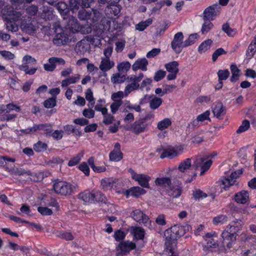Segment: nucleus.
<instances>
[{"label": "nucleus", "instance_id": "1", "mask_svg": "<svg viewBox=\"0 0 256 256\" xmlns=\"http://www.w3.org/2000/svg\"><path fill=\"white\" fill-rule=\"evenodd\" d=\"M184 234L182 226L175 225L164 232L166 237L164 252H178L176 240Z\"/></svg>", "mask_w": 256, "mask_h": 256}, {"label": "nucleus", "instance_id": "2", "mask_svg": "<svg viewBox=\"0 0 256 256\" xmlns=\"http://www.w3.org/2000/svg\"><path fill=\"white\" fill-rule=\"evenodd\" d=\"M156 184L168 190L170 196L174 198H178L182 190V184L178 180L174 179L173 183L168 177L158 178L155 180Z\"/></svg>", "mask_w": 256, "mask_h": 256}, {"label": "nucleus", "instance_id": "3", "mask_svg": "<svg viewBox=\"0 0 256 256\" xmlns=\"http://www.w3.org/2000/svg\"><path fill=\"white\" fill-rule=\"evenodd\" d=\"M53 188L57 194L68 196L74 192L76 186L65 181H58L54 184Z\"/></svg>", "mask_w": 256, "mask_h": 256}, {"label": "nucleus", "instance_id": "4", "mask_svg": "<svg viewBox=\"0 0 256 256\" xmlns=\"http://www.w3.org/2000/svg\"><path fill=\"white\" fill-rule=\"evenodd\" d=\"M136 248L135 243L126 240L120 242L116 248V256H126Z\"/></svg>", "mask_w": 256, "mask_h": 256}, {"label": "nucleus", "instance_id": "5", "mask_svg": "<svg viewBox=\"0 0 256 256\" xmlns=\"http://www.w3.org/2000/svg\"><path fill=\"white\" fill-rule=\"evenodd\" d=\"M94 42V38L92 36H88L84 38L78 42L75 46V51L78 54H84L90 48V42Z\"/></svg>", "mask_w": 256, "mask_h": 256}, {"label": "nucleus", "instance_id": "6", "mask_svg": "<svg viewBox=\"0 0 256 256\" xmlns=\"http://www.w3.org/2000/svg\"><path fill=\"white\" fill-rule=\"evenodd\" d=\"M153 114H148L144 118H140L135 121L131 126L130 130L136 134H139L146 130L148 124L146 123V120L154 118Z\"/></svg>", "mask_w": 256, "mask_h": 256}, {"label": "nucleus", "instance_id": "7", "mask_svg": "<svg viewBox=\"0 0 256 256\" xmlns=\"http://www.w3.org/2000/svg\"><path fill=\"white\" fill-rule=\"evenodd\" d=\"M206 158L204 157L197 156L192 166L196 170L200 168V176L203 175L209 169L212 164V160H210L204 162Z\"/></svg>", "mask_w": 256, "mask_h": 256}, {"label": "nucleus", "instance_id": "8", "mask_svg": "<svg viewBox=\"0 0 256 256\" xmlns=\"http://www.w3.org/2000/svg\"><path fill=\"white\" fill-rule=\"evenodd\" d=\"M132 217L138 222L143 224L146 226L150 225L149 218L140 210H136L131 213Z\"/></svg>", "mask_w": 256, "mask_h": 256}, {"label": "nucleus", "instance_id": "9", "mask_svg": "<svg viewBox=\"0 0 256 256\" xmlns=\"http://www.w3.org/2000/svg\"><path fill=\"white\" fill-rule=\"evenodd\" d=\"M184 36L182 32L175 34L174 38L171 42V46L176 54H180L184 46V42H182Z\"/></svg>", "mask_w": 256, "mask_h": 256}, {"label": "nucleus", "instance_id": "10", "mask_svg": "<svg viewBox=\"0 0 256 256\" xmlns=\"http://www.w3.org/2000/svg\"><path fill=\"white\" fill-rule=\"evenodd\" d=\"M242 174V170H238L232 172L230 176L223 178L222 180V185L224 186L223 188H224L225 190H226L227 188H228L232 186H234L236 184V179Z\"/></svg>", "mask_w": 256, "mask_h": 256}, {"label": "nucleus", "instance_id": "11", "mask_svg": "<svg viewBox=\"0 0 256 256\" xmlns=\"http://www.w3.org/2000/svg\"><path fill=\"white\" fill-rule=\"evenodd\" d=\"M132 174V178L138 182V184L143 188H149V181L150 177L144 174H138L135 172L133 170L130 169Z\"/></svg>", "mask_w": 256, "mask_h": 256}, {"label": "nucleus", "instance_id": "12", "mask_svg": "<svg viewBox=\"0 0 256 256\" xmlns=\"http://www.w3.org/2000/svg\"><path fill=\"white\" fill-rule=\"evenodd\" d=\"M220 8L219 5L216 4L206 8L203 13L204 20H214V17L219 14Z\"/></svg>", "mask_w": 256, "mask_h": 256}, {"label": "nucleus", "instance_id": "13", "mask_svg": "<svg viewBox=\"0 0 256 256\" xmlns=\"http://www.w3.org/2000/svg\"><path fill=\"white\" fill-rule=\"evenodd\" d=\"M164 66L166 70L170 73L167 76V79L168 80L176 79L179 72L178 63L176 61H172L166 64Z\"/></svg>", "mask_w": 256, "mask_h": 256}, {"label": "nucleus", "instance_id": "14", "mask_svg": "<svg viewBox=\"0 0 256 256\" xmlns=\"http://www.w3.org/2000/svg\"><path fill=\"white\" fill-rule=\"evenodd\" d=\"M65 60L61 58L52 57L48 59V64L44 65V70L48 72H52L56 68V64L64 66Z\"/></svg>", "mask_w": 256, "mask_h": 256}, {"label": "nucleus", "instance_id": "15", "mask_svg": "<svg viewBox=\"0 0 256 256\" xmlns=\"http://www.w3.org/2000/svg\"><path fill=\"white\" fill-rule=\"evenodd\" d=\"M191 167V159L188 158L182 161L178 165V168L176 169L175 171L177 172L178 177L182 178L184 176V174L186 173Z\"/></svg>", "mask_w": 256, "mask_h": 256}, {"label": "nucleus", "instance_id": "16", "mask_svg": "<svg viewBox=\"0 0 256 256\" xmlns=\"http://www.w3.org/2000/svg\"><path fill=\"white\" fill-rule=\"evenodd\" d=\"M148 100L150 103V108L151 110H154L158 108L162 103V100L154 95L146 94L143 99L141 100L140 104L144 100Z\"/></svg>", "mask_w": 256, "mask_h": 256}, {"label": "nucleus", "instance_id": "17", "mask_svg": "<svg viewBox=\"0 0 256 256\" xmlns=\"http://www.w3.org/2000/svg\"><path fill=\"white\" fill-rule=\"evenodd\" d=\"M221 236L223 239V246H226L228 249L230 248L232 246V243L236 240L235 234L230 232L226 229L222 232Z\"/></svg>", "mask_w": 256, "mask_h": 256}, {"label": "nucleus", "instance_id": "18", "mask_svg": "<svg viewBox=\"0 0 256 256\" xmlns=\"http://www.w3.org/2000/svg\"><path fill=\"white\" fill-rule=\"evenodd\" d=\"M114 62L111 60L110 58H101L99 68L104 72V75L106 76V72L114 68Z\"/></svg>", "mask_w": 256, "mask_h": 256}, {"label": "nucleus", "instance_id": "19", "mask_svg": "<svg viewBox=\"0 0 256 256\" xmlns=\"http://www.w3.org/2000/svg\"><path fill=\"white\" fill-rule=\"evenodd\" d=\"M182 150L183 148L182 146L178 147L176 149L174 148L166 149L160 154V158H164L166 157L170 158L176 157L182 152Z\"/></svg>", "mask_w": 256, "mask_h": 256}, {"label": "nucleus", "instance_id": "20", "mask_svg": "<svg viewBox=\"0 0 256 256\" xmlns=\"http://www.w3.org/2000/svg\"><path fill=\"white\" fill-rule=\"evenodd\" d=\"M234 198L237 203L245 204L249 200L248 192L244 190L239 192L235 194Z\"/></svg>", "mask_w": 256, "mask_h": 256}, {"label": "nucleus", "instance_id": "21", "mask_svg": "<svg viewBox=\"0 0 256 256\" xmlns=\"http://www.w3.org/2000/svg\"><path fill=\"white\" fill-rule=\"evenodd\" d=\"M146 190L139 186L131 188L125 192V194L128 198L130 196L134 198H138L140 196L146 193Z\"/></svg>", "mask_w": 256, "mask_h": 256}, {"label": "nucleus", "instance_id": "22", "mask_svg": "<svg viewBox=\"0 0 256 256\" xmlns=\"http://www.w3.org/2000/svg\"><path fill=\"white\" fill-rule=\"evenodd\" d=\"M68 41V38L67 35L60 30V32H58L53 40L54 44L57 46L64 45Z\"/></svg>", "mask_w": 256, "mask_h": 256}, {"label": "nucleus", "instance_id": "23", "mask_svg": "<svg viewBox=\"0 0 256 256\" xmlns=\"http://www.w3.org/2000/svg\"><path fill=\"white\" fill-rule=\"evenodd\" d=\"M68 28L72 32H77L81 30L82 27L78 22L77 20L73 16H71L67 22Z\"/></svg>", "mask_w": 256, "mask_h": 256}, {"label": "nucleus", "instance_id": "24", "mask_svg": "<svg viewBox=\"0 0 256 256\" xmlns=\"http://www.w3.org/2000/svg\"><path fill=\"white\" fill-rule=\"evenodd\" d=\"M21 30L24 32L30 34H32L36 30V28L32 22H27L24 20L22 22L20 26Z\"/></svg>", "mask_w": 256, "mask_h": 256}, {"label": "nucleus", "instance_id": "25", "mask_svg": "<svg viewBox=\"0 0 256 256\" xmlns=\"http://www.w3.org/2000/svg\"><path fill=\"white\" fill-rule=\"evenodd\" d=\"M32 130L34 132L44 131L46 134H50L52 132V125L48 124H34L32 126Z\"/></svg>", "mask_w": 256, "mask_h": 256}, {"label": "nucleus", "instance_id": "26", "mask_svg": "<svg viewBox=\"0 0 256 256\" xmlns=\"http://www.w3.org/2000/svg\"><path fill=\"white\" fill-rule=\"evenodd\" d=\"M148 64V61L146 58L138 59L133 64L132 68L134 71H136L138 69H140L143 71H146Z\"/></svg>", "mask_w": 256, "mask_h": 256}, {"label": "nucleus", "instance_id": "27", "mask_svg": "<svg viewBox=\"0 0 256 256\" xmlns=\"http://www.w3.org/2000/svg\"><path fill=\"white\" fill-rule=\"evenodd\" d=\"M78 198L85 202H94V193L86 190L78 194Z\"/></svg>", "mask_w": 256, "mask_h": 256}, {"label": "nucleus", "instance_id": "28", "mask_svg": "<svg viewBox=\"0 0 256 256\" xmlns=\"http://www.w3.org/2000/svg\"><path fill=\"white\" fill-rule=\"evenodd\" d=\"M128 82H132L131 84H128L124 90V96H128V94L136 90L140 87V84L134 80H127Z\"/></svg>", "mask_w": 256, "mask_h": 256}, {"label": "nucleus", "instance_id": "29", "mask_svg": "<svg viewBox=\"0 0 256 256\" xmlns=\"http://www.w3.org/2000/svg\"><path fill=\"white\" fill-rule=\"evenodd\" d=\"M212 112L217 118H220V116L224 114L222 104L220 102H216L213 108Z\"/></svg>", "mask_w": 256, "mask_h": 256}, {"label": "nucleus", "instance_id": "30", "mask_svg": "<svg viewBox=\"0 0 256 256\" xmlns=\"http://www.w3.org/2000/svg\"><path fill=\"white\" fill-rule=\"evenodd\" d=\"M80 78V76L79 74H76L74 76L68 78L62 82V86L66 87L68 86L76 83L78 82Z\"/></svg>", "mask_w": 256, "mask_h": 256}, {"label": "nucleus", "instance_id": "31", "mask_svg": "<svg viewBox=\"0 0 256 256\" xmlns=\"http://www.w3.org/2000/svg\"><path fill=\"white\" fill-rule=\"evenodd\" d=\"M121 11V6L120 5H110L108 6L106 9L105 12L106 13L110 12L114 16H118Z\"/></svg>", "mask_w": 256, "mask_h": 256}, {"label": "nucleus", "instance_id": "32", "mask_svg": "<svg viewBox=\"0 0 256 256\" xmlns=\"http://www.w3.org/2000/svg\"><path fill=\"white\" fill-rule=\"evenodd\" d=\"M212 44V41L210 39L204 40L199 46L198 48V52L200 54L205 52L210 48Z\"/></svg>", "mask_w": 256, "mask_h": 256}, {"label": "nucleus", "instance_id": "33", "mask_svg": "<svg viewBox=\"0 0 256 256\" xmlns=\"http://www.w3.org/2000/svg\"><path fill=\"white\" fill-rule=\"evenodd\" d=\"M230 70L232 74L230 81L232 82H234L238 80L240 76V70L236 64H232L230 66Z\"/></svg>", "mask_w": 256, "mask_h": 256}, {"label": "nucleus", "instance_id": "34", "mask_svg": "<svg viewBox=\"0 0 256 256\" xmlns=\"http://www.w3.org/2000/svg\"><path fill=\"white\" fill-rule=\"evenodd\" d=\"M125 80L127 81L126 78L124 74L120 73H116L112 75L111 78V82L114 84H121Z\"/></svg>", "mask_w": 256, "mask_h": 256}, {"label": "nucleus", "instance_id": "35", "mask_svg": "<svg viewBox=\"0 0 256 256\" xmlns=\"http://www.w3.org/2000/svg\"><path fill=\"white\" fill-rule=\"evenodd\" d=\"M172 124V120L169 118H166L158 122L157 128L160 130L168 128Z\"/></svg>", "mask_w": 256, "mask_h": 256}, {"label": "nucleus", "instance_id": "36", "mask_svg": "<svg viewBox=\"0 0 256 256\" xmlns=\"http://www.w3.org/2000/svg\"><path fill=\"white\" fill-rule=\"evenodd\" d=\"M64 130L68 134H73L76 136L81 135V132L79 129H76L75 126L72 125H66L64 126Z\"/></svg>", "mask_w": 256, "mask_h": 256}, {"label": "nucleus", "instance_id": "37", "mask_svg": "<svg viewBox=\"0 0 256 256\" xmlns=\"http://www.w3.org/2000/svg\"><path fill=\"white\" fill-rule=\"evenodd\" d=\"M6 19V29L12 32H16L18 30V26L16 24V22L10 20L8 18Z\"/></svg>", "mask_w": 256, "mask_h": 256}, {"label": "nucleus", "instance_id": "38", "mask_svg": "<svg viewBox=\"0 0 256 256\" xmlns=\"http://www.w3.org/2000/svg\"><path fill=\"white\" fill-rule=\"evenodd\" d=\"M204 22L202 25L201 32L202 34H206L210 31L213 28L214 24L210 22V20H204Z\"/></svg>", "mask_w": 256, "mask_h": 256}, {"label": "nucleus", "instance_id": "39", "mask_svg": "<svg viewBox=\"0 0 256 256\" xmlns=\"http://www.w3.org/2000/svg\"><path fill=\"white\" fill-rule=\"evenodd\" d=\"M56 7L61 14L66 15L68 12V5L64 2H59L56 4Z\"/></svg>", "mask_w": 256, "mask_h": 256}, {"label": "nucleus", "instance_id": "40", "mask_svg": "<svg viewBox=\"0 0 256 256\" xmlns=\"http://www.w3.org/2000/svg\"><path fill=\"white\" fill-rule=\"evenodd\" d=\"M109 156L110 160L118 162L122 158V154L120 150H112L110 152Z\"/></svg>", "mask_w": 256, "mask_h": 256}, {"label": "nucleus", "instance_id": "41", "mask_svg": "<svg viewBox=\"0 0 256 256\" xmlns=\"http://www.w3.org/2000/svg\"><path fill=\"white\" fill-rule=\"evenodd\" d=\"M152 20L151 18H148L145 21L140 22L139 24L136 26V28L140 31L144 30L147 26L152 24Z\"/></svg>", "mask_w": 256, "mask_h": 256}, {"label": "nucleus", "instance_id": "42", "mask_svg": "<svg viewBox=\"0 0 256 256\" xmlns=\"http://www.w3.org/2000/svg\"><path fill=\"white\" fill-rule=\"evenodd\" d=\"M78 17L80 20H91L92 18V12L90 10L86 11L84 9L80 10L78 13Z\"/></svg>", "mask_w": 256, "mask_h": 256}, {"label": "nucleus", "instance_id": "43", "mask_svg": "<svg viewBox=\"0 0 256 256\" xmlns=\"http://www.w3.org/2000/svg\"><path fill=\"white\" fill-rule=\"evenodd\" d=\"M11 174L14 176H22L27 174L32 176V172L30 170H27L24 169L16 168L11 170Z\"/></svg>", "mask_w": 256, "mask_h": 256}, {"label": "nucleus", "instance_id": "44", "mask_svg": "<svg viewBox=\"0 0 256 256\" xmlns=\"http://www.w3.org/2000/svg\"><path fill=\"white\" fill-rule=\"evenodd\" d=\"M26 11L28 17L32 18L37 14L38 12V7L36 5L32 4L26 8Z\"/></svg>", "mask_w": 256, "mask_h": 256}, {"label": "nucleus", "instance_id": "45", "mask_svg": "<svg viewBox=\"0 0 256 256\" xmlns=\"http://www.w3.org/2000/svg\"><path fill=\"white\" fill-rule=\"evenodd\" d=\"M131 64L128 62H123L117 66L118 70L119 72H127L130 68Z\"/></svg>", "mask_w": 256, "mask_h": 256}, {"label": "nucleus", "instance_id": "46", "mask_svg": "<svg viewBox=\"0 0 256 256\" xmlns=\"http://www.w3.org/2000/svg\"><path fill=\"white\" fill-rule=\"evenodd\" d=\"M210 114V112L209 110H206L204 112L198 115L197 116L196 120L193 122V124L196 125L197 124V122H203L206 120H210L209 118V116Z\"/></svg>", "mask_w": 256, "mask_h": 256}, {"label": "nucleus", "instance_id": "47", "mask_svg": "<svg viewBox=\"0 0 256 256\" xmlns=\"http://www.w3.org/2000/svg\"><path fill=\"white\" fill-rule=\"evenodd\" d=\"M48 148V145L44 142L38 141L34 146V149L36 152H41L46 150Z\"/></svg>", "mask_w": 256, "mask_h": 256}, {"label": "nucleus", "instance_id": "48", "mask_svg": "<svg viewBox=\"0 0 256 256\" xmlns=\"http://www.w3.org/2000/svg\"><path fill=\"white\" fill-rule=\"evenodd\" d=\"M222 30L230 36H233L236 34V30L230 28L229 24L228 23L224 24L222 25Z\"/></svg>", "mask_w": 256, "mask_h": 256}, {"label": "nucleus", "instance_id": "49", "mask_svg": "<svg viewBox=\"0 0 256 256\" xmlns=\"http://www.w3.org/2000/svg\"><path fill=\"white\" fill-rule=\"evenodd\" d=\"M22 16V14L20 12H18L16 10H12L10 12L9 14L8 17L6 18H8L10 20H13L14 22H17L20 20Z\"/></svg>", "mask_w": 256, "mask_h": 256}, {"label": "nucleus", "instance_id": "50", "mask_svg": "<svg viewBox=\"0 0 256 256\" xmlns=\"http://www.w3.org/2000/svg\"><path fill=\"white\" fill-rule=\"evenodd\" d=\"M20 69L21 70L24 72L26 74L32 75L37 70V68H29V66L26 64H22L20 66Z\"/></svg>", "mask_w": 256, "mask_h": 256}, {"label": "nucleus", "instance_id": "51", "mask_svg": "<svg viewBox=\"0 0 256 256\" xmlns=\"http://www.w3.org/2000/svg\"><path fill=\"white\" fill-rule=\"evenodd\" d=\"M144 230L142 228H136L134 230V236L137 240H142L144 238Z\"/></svg>", "mask_w": 256, "mask_h": 256}, {"label": "nucleus", "instance_id": "52", "mask_svg": "<svg viewBox=\"0 0 256 256\" xmlns=\"http://www.w3.org/2000/svg\"><path fill=\"white\" fill-rule=\"evenodd\" d=\"M94 202L106 204L107 202L106 198L100 192L94 193Z\"/></svg>", "mask_w": 256, "mask_h": 256}, {"label": "nucleus", "instance_id": "53", "mask_svg": "<svg viewBox=\"0 0 256 256\" xmlns=\"http://www.w3.org/2000/svg\"><path fill=\"white\" fill-rule=\"evenodd\" d=\"M122 101L121 100L114 101V102H112L110 106L112 112L113 114H116L119 109L120 107L122 105Z\"/></svg>", "mask_w": 256, "mask_h": 256}, {"label": "nucleus", "instance_id": "54", "mask_svg": "<svg viewBox=\"0 0 256 256\" xmlns=\"http://www.w3.org/2000/svg\"><path fill=\"white\" fill-rule=\"evenodd\" d=\"M198 38V35L196 34H190L188 38L184 42V46L186 47L194 44Z\"/></svg>", "mask_w": 256, "mask_h": 256}, {"label": "nucleus", "instance_id": "55", "mask_svg": "<svg viewBox=\"0 0 256 256\" xmlns=\"http://www.w3.org/2000/svg\"><path fill=\"white\" fill-rule=\"evenodd\" d=\"M250 126V123L248 120H244L242 122L240 126L236 130L238 134H240L247 130Z\"/></svg>", "mask_w": 256, "mask_h": 256}, {"label": "nucleus", "instance_id": "56", "mask_svg": "<svg viewBox=\"0 0 256 256\" xmlns=\"http://www.w3.org/2000/svg\"><path fill=\"white\" fill-rule=\"evenodd\" d=\"M56 97L47 99L44 102V106L47 108H50L54 107L56 105Z\"/></svg>", "mask_w": 256, "mask_h": 256}, {"label": "nucleus", "instance_id": "57", "mask_svg": "<svg viewBox=\"0 0 256 256\" xmlns=\"http://www.w3.org/2000/svg\"><path fill=\"white\" fill-rule=\"evenodd\" d=\"M104 116L103 123L106 125L110 124H112L114 120V118L110 114H108V112L105 114H102Z\"/></svg>", "mask_w": 256, "mask_h": 256}, {"label": "nucleus", "instance_id": "58", "mask_svg": "<svg viewBox=\"0 0 256 256\" xmlns=\"http://www.w3.org/2000/svg\"><path fill=\"white\" fill-rule=\"evenodd\" d=\"M218 76L219 81L226 80L230 76V72L228 70H219L218 72Z\"/></svg>", "mask_w": 256, "mask_h": 256}, {"label": "nucleus", "instance_id": "59", "mask_svg": "<svg viewBox=\"0 0 256 256\" xmlns=\"http://www.w3.org/2000/svg\"><path fill=\"white\" fill-rule=\"evenodd\" d=\"M256 52V46L253 44H250L246 52V56L251 58Z\"/></svg>", "mask_w": 256, "mask_h": 256}, {"label": "nucleus", "instance_id": "60", "mask_svg": "<svg viewBox=\"0 0 256 256\" xmlns=\"http://www.w3.org/2000/svg\"><path fill=\"white\" fill-rule=\"evenodd\" d=\"M228 220V217L226 215L221 214L216 216L213 219V222L214 224H224Z\"/></svg>", "mask_w": 256, "mask_h": 256}, {"label": "nucleus", "instance_id": "61", "mask_svg": "<svg viewBox=\"0 0 256 256\" xmlns=\"http://www.w3.org/2000/svg\"><path fill=\"white\" fill-rule=\"evenodd\" d=\"M227 54V52L225 51L222 48H219L216 50L213 53L212 55V59L214 62H215L218 56L226 54Z\"/></svg>", "mask_w": 256, "mask_h": 256}, {"label": "nucleus", "instance_id": "62", "mask_svg": "<svg viewBox=\"0 0 256 256\" xmlns=\"http://www.w3.org/2000/svg\"><path fill=\"white\" fill-rule=\"evenodd\" d=\"M193 196L195 200H199L200 198H205L208 196V195L205 192H203L200 189L196 190L193 192Z\"/></svg>", "mask_w": 256, "mask_h": 256}, {"label": "nucleus", "instance_id": "63", "mask_svg": "<svg viewBox=\"0 0 256 256\" xmlns=\"http://www.w3.org/2000/svg\"><path fill=\"white\" fill-rule=\"evenodd\" d=\"M23 64L29 66L36 63V60L30 56H25L22 58Z\"/></svg>", "mask_w": 256, "mask_h": 256}, {"label": "nucleus", "instance_id": "64", "mask_svg": "<svg viewBox=\"0 0 256 256\" xmlns=\"http://www.w3.org/2000/svg\"><path fill=\"white\" fill-rule=\"evenodd\" d=\"M38 210L42 216H50L52 214V210L46 207L39 206Z\"/></svg>", "mask_w": 256, "mask_h": 256}]
</instances>
